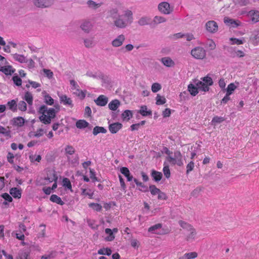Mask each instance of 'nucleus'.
<instances>
[{"mask_svg":"<svg viewBox=\"0 0 259 259\" xmlns=\"http://www.w3.org/2000/svg\"><path fill=\"white\" fill-rule=\"evenodd\" d=\"M138 112L143 116H151L152 114V111L147 110V107L145 105L142 106Z\"/></svg>","mask_w":259,"mask_h":259,"instance_id":"nucleus-20","label":"nucleus"},{"mask_svg":"<svg viewBox=\"0 0 259 259\" xmlns=\"http://www.w3.org/2000/svg\"><path fill=\"white\" fill-rule=\"evenodd\" d=\"M162 224L160 223L156 224L152 226H151L148 229V232L153 234H161L159 232H157L158 229L161 228Z\"/></svg>","mask_w":259,"mask_h":259,"instance_id":"nucleus-26","label":"nucleus"},{"mask_svg":"<svg viewBox=\"0 0 259 259\" xmlns=\"http://www.w3.org/2000/svg\"><path fill=\"white\" fill-rule=\"evenodd\" d=\"M247 16L254 23L259 21V11L257 10H251L249 11L247 13Z\"/></svg>","mask_w":259,"mask_h":259,"instance_id":"nucleus-9","label":"nucleus"},{"mask_svg":"<svg viewBox=\"0 0 259 259\" xmlns=\"http://www.w3.org/2000/svg\"><path fill=\"white\" fill-rule=\"evenodd\" d=\"M105 233L108 234L109 236H107L105 239L106 241H111L115 238V236L113 233V231L109 228H106L105 230Z\"/></svg>","mask_w":259,"mask_h":259,"instance_id":"nucleus-37","label":"nucleus"},{"mask_svg":"<svg viewBox=\"0 0 259 259\" xmlns=\"http://www.w3.org/2000/svg\"><path fill=\"white\" fill-rule=\"evenodd\" d=\"M161 89V86L159 83H154L151 87L152 91L156 93Z\"/></svg>","mask_w":259,"mask_h":259,"instance_id":"nucleus-56","label":"nucleus"},{"mask_svg":"<svg viewBox=\"0 0 259 259\" xmlns=\"http://www.w3.org/2000/svg\"><path fill=\"white\" fill-rule=\"evenodd\" d=\"M121 117L123 120H129L133 117V113L130 110H125L122 114Z\"/></svg>","mask_w":259,"mask_h":259,"instance_id":"nucleus-38","label":"nucleus"},{"mask_svg":"<svg viewBox=\"0 0 259 259\" xmlns=\"http://www.w3.org/2000/svg\"><path fill=\"white\" fill-rule=\"evenodd\" d=\"M224 120L225 118L224 117L215 116L212 118L211 122L212 124L220 123Z\"/></svg>","mask_w":259,"mask_h":259,"instance_id":"nucleus-54","label":"nucleus"},{"mask_svg":"<svg viewBox=\"0 0 259 259\" xmlns=\"http://www.w3.org/2000/svg\"><path fill=\"white\" fill-rule=\"evenodd\" d=\"M198 87L196 86H194L193 84H190L188 86V90L191 95L195 96H196L198 93Z\"/></svg>","mask_w":259,"mask_h":259,"instance_id":"nucleus-35","label":"nucleus"},{"mask_svg":"<svg viewBox=\"0 0 259 259\" xmlns=\"http://www.w3.org/2000/svg\"><path fill=\"white\" fill-rule=\"evenodd\" d=\"M236 89V86L233 83H230L227 89H225L224 91L227 92L226 94L231 95L233 91Z\"/></svg>","mask_w":259,"mask_h":259,"instance_id":"nucleus-48","label":"nucleus"},{"mask_svg":"<svg viewBox=\"0 0 259 259\" xmlns=\"http://www.w3.org/2000/svg\"><path fill=\"white\" fill-rule=\"evenodd\" d=\"M202 80L203 82L205 83L206 84H208V85H211L213 84V81L212 78L210 77L209 76H205L203 77Z\"/></svg>","mask_w":259,"mask_h":259,"instance_id":"nucleus-60","label":"nucleus"},{"mask_svg":"<svg viewBox=\"0 0 259 259\" xmlns=\"http://www.w3.org/2000/svg\"><path fill=\"white\" fill-rule=\"evenodd\" d=\"M1 134L8 138H11V137L10 130L6 129L2 125H0V135Z\"/></svg>","mask_w":259,"mask_h":259,"instance_id":"nucleus-42","label":"nucleus"},{"mask_svg":"<svg viewBox=\"0 0 259 259\" xmlns=\"http://www.w3.org/2000/svg\"><path fill=\"white\" fill-rule=\"evenodd\" d=\"M196 85L199 89H200L204 92L208 91V90L209 89V85H208V84H206L205 83H204L201 81L198 80L196 83Z\"/></svg>","mask_w":259,"mask_h":259,"instance_id":"nucleus-28","label":"nucleus"},{"mask_svg":"<svg viewBox=\"0 0 259 259\" xmlns=\"http://www.w3.org/2000/svg\"><path fill=\"white\" fill-rule=\"evenodd\" d=\"M133 14L132 11L130 10H127L125 11L124 16L125 17H126L127 19H126L131 24L133 22Z\"/></svg>","mask_w":259,"mask_h":259,"instance_id":"nucleus-45","label":"nucleus"},{"mask_svg":"<svg viewBox=\"0 0 259 259\" xmlns=\"http://www.w3.org/2000/svg\"><path fill=\"white\" fill-rule=\"evenodd\" d=\"M89 206L97 211H101L102 208V206L101 204L96 203H90L89 204Z\"/></svg>","mask_w":259,"mask_h":259,"instance_id":"nucleus-49","label":"nucleus"},{"mask_svg":"<svg viewBox=\"0 0 259 259\" xmlns=\"http://www.w3.org/2000/svg\"><path fill=\"white\" fill-rule=\"evenodd\" d=\"M50 200L51 201L60 205H63L65 204L61 198L56 194H52L50 197Z\"/></svg>","mask_w":259,"mask_h":259,"instance_id":"nucleus-23","label":"nucleus"},{"mask_svg":"<svg viewBox=\"0 0 259 259\" xmlns=\"http://www.w3.org/2000/svg\"><path fill=\"white\" fill-rule=\"evenodd\" d=\"M196 235V232L195 229H193L191 230V231L188 232V233L186 234V240L189 242L193 241L195 239Z\"/></svg>","mask_w":259,"mask_h":259,"instance_id":"nucleus-25","label":"nucleus"},{"mask_svg":"<svg viewBox=\"0 0 259 259\" xmlns=\"http://www.w3.org/2000/svg\"><path fill=\"white\" fill-rule=\"evenodd\" d=\"M80 28L84 32L89 33L92 28V25L91 22L85 21L81 24Z\"/></svg>","mask_w":259,"mask_h":259,"instance_id":"nucleus-19","label":"nucleus"},{"mask_svg":"<svg viewBox=\"0 0 259 259\" xmlns=\"http://www.w3.org/2000/svg\"><path fill=\"white\" fill-rule=\"evenodd\" d=\"M9 108L13 112H15L17 110V105L16 102L14 100L9 101L7 103Z\"/></svg>","mask_w":259,"mask_h":259,"instance_id":"nucleus-43","label":"nucleus"},{"mask_svg":"<svg viewBox=\"0 0 259 259\" xmlns=\"http://www.w3.org/2000/svg\"><path fill=\"white\" fill-rule=\"evenodd\" d=\"M60 101L61 103H62L64 105L69 106L70 108L73 107L72 101L71 98H68L65 95H62L59 96Z\"/></svg>","mask_w":259,"mask_h":259,"instance_id":"nucleus-12","label":"nucleus"},{"mask_svg":"<svg viewBox=\"0 0 259 259\" xmlns=\"http://www.w3.org/2000/svg\"><path fill=\"white\" fill-rule=\"evenodd\" d=\"M109 16L110 18L113 19L114 20L116 19L119 16L118 10L117 8H112L109 11Z\"/></svg>","mask_w":259,"mask_h":259,"instance_id":"nucleus-31","label":"nucleus"},{"mask_svg":"<svg viewBox=\"0 0 259 259\" xmlns=\"http://www.w3.org/2000/svg\"><path fill=\"white\" fill-rule=\"evenodd\" d=\"M224 22L229 26H233V27H237L239 25L236 21L228 17H225L224 18Z\"/></svg>","mask_w":259,"mask_h":259,"instance_id":"nucleus-32","label":"nucleus"},{"mask_svg":"<svg viewBox=\"0 0 259 259\" xmlns=\"http://www.w3.org/2000/svg\"><path fill=\"white\" fill-rule=\"evenodd\" d=\"M23 99L25 100L28 105H32L33 103V96L31 93L29 92H26L25 93Z\"/></svg>","mask_w":259,"mask_h":259,"instance_id":"nucleus-36","label":"nucleus"},{"mask_svg":"<svg viewBox=\"0 0 259 259\" xmlns=\"http://www.w3.org/2000/svg\"><path fill=\"white\" fill-rule=\"evenodd\" d=\"M15 69L13 68L11 65H7L0 67V71L6 75H11L15 72Z\"/></svg>","mask_w":259,"mask_h":259,"instance_id":"nucleus-13","label":"nucleus"},{"mask_svg":"<svg viewBox=\"0 0 259 259\" xmlns=\"http://www.w3.org/2000/svg\"><path fill=\"white\" fill-rule=\"evenodd\" d=\"M120 104V103L119 101L117 99H115L109 103L108 104V107L110 110L115 111L118 108Z\"/></svg>","mask_w":259,"mask_h":259,"instance_id":"nucleus-24","label":"nucleus"},{"mask_svg":"<svg viewBox=\"0 0 259 259\" xmlns=\"http://www.w3.org/2000/svg\"><path fill=\"white\" fill-rule=\"evenodd\" d=\"M83 41L85 47L88 48L92 47L93 44L92 39L86 38L84 39Z\"/></svg>","mask_w":259,"mask_h":259,"instance_id":"nucleus-63","label":"nucleus"},{"mask_svg":"<svg viewBox=\"0 0 259 259\" xmlns=\"http://www.w3.org/2000/svg\"><path fill=\"white\" fill-rule=\"evenodd\" d=\"M98 253L101 255H106L109 256L112 253V250L110 248H102L98 250Z\"/></svg>","mask_w":259,"mask_h":259,"instance_id":"nucleus-39","label":"nucleus"},{"mask_svg":"<svg viewBox=\"0 0 259 259\" xmlns=\"http://www.w3.org/2000/svg\"><path fill=\"white\" fill-rule=\"evenodd\" d=\"M75 152L74 148L71 145H67L65 148V155L68 156V155H72Z\"/></svg>","mask_w":259,"mask_h":259,"instance_id":"nucleus-46","label":"nucleus"},{"mask_svg":"<svg viewBox=\"0 0 259 259\" xmlns=\"http://www.w3.org/2000/svg\"><path fill=\"white\" fill-rule=\"evenodd\" d=\"M13 56L15 61H17L20 63H27V59L23 55L16 53L14 54Z\"/></svg>","mask_w":259,"mask_h":259,"instance_id":"nucleus-22","label":"nucleus"},{"mask_svg":"<svg viewBox=\"0 0 259 259\" xmlns=\"http://www.w3.org/2000/svg\"><path fill=\"white\" fill-rule=\"evenodd\" d=\"M63 186L72 191L71 182L68 178H65L63 179Z\"/></svg>","mask_w":259,"mask_h":259,"instance_id":"nucleus-52","label":"nucleus"},{"mask_svg":"<svg viewBox=\"0 0 259 259\" xmlns=\"http://www.w3.org/2000/svg\"><path fill=\"white\" fill-rule=\"evenodd\" d=\"M54 107L48 108L45 105H41L39 109L38 113L41 115L39 116V119L45 124H48L51 122L52 119L56 117V113L60 110V105L58 104L54 105Z\"/></svg>","mask_w":259,"mask_h":259,"instance_id":"nucleus-1","label":"nucleus"},{"mask_svg":"<svg viewBox=\"0 0 259 259\" xmlns=\"http://www.w3.org/2000/svg\"><path fill=\"white\" fill-rule=\"evenodd\" d=\"M230 40L232 42V45H242L243 44V41L241 39L232 37L230 38Z\"/></svg>","mask_w":259,"mask_h":259,"instance_id":"nucleus-59","label":"nucleus"},{"mask_svg":"<svg viewBox=\"0 0 259 259\" xmlns=\"http://www.w3.org/2000/svg\"><path fill=\"white\" fill-rule=\"evenodd\" d=\"M166 21V19L162 16H156L154 17L152 23L154 24L157 25L158 24L163 23Z\"/></svg>","mask_w":259,"mask_h":259,"instance_id":"nucleus-47","label":"nucleus"},{"mask_svg":"<svg viewBox=\"0 0 259 259\" xmlns=\"http://www.w3.org/2000/svg\"><path fill=\"white\" fill-rule=\"evenodd\" d=\"M17 259H30L29 252L25 250H21L19 252Z\"/></svg>","mask_w":259,"mask_h":259,"instance_id":"nucleus-29","label":"nucleus"},{"mask_svg":"<svg viewBox=\"0 0 259 259\" xmlns=\"http://www.w3.org/2000/svg\"><path fill=\"white\" fill-rule=\"evenodd\" d=\"M191 54L196 59L202 60L205 58L206 51L201 47H196L191 50Z\"/></svg>","mask_w":259,"mask_h":259,"instance_id":"nucleus-2","label":"nucleus"},{"mask_svg":"<svg viewBox=\"0 0 259 259\" xmlns=\"http://www.w3.org/2000/svg\"><path fill=\"white\" fill-rule=\"evenodd\" d=\"M205 27L207 31L210 33H214L218 31V26L214 21H209L205 24Z\"/></svg>","mask_w":259,"mask_h":259,"instance_id":"nucleus-7","label":"nucleus"},{"mask_svg":"<svg viewBox=\"0 0 259 259\" xmlns=\"http://www.w3.org/2000/svg\"><path fill=\"white\" fill-rule=\"evenodd\" d=\"M179 224L183 229L187 232H189L191 230L194 229L190 224L182 220L179 221Z\"/></svg>","mask_w":259,"mask_h":259,"instance_id":"nucleus-30","label":"nucleus"},{"mask_svg":"<svg viewBox=\"0 0 259 259\" xmlns=\"http://www.w3.org/2000/svg\"><path fill=\"white\" fill-rule=\"evenodd\" d=\"M151 176L155 182H159L162 178V174L161 172L152 169L151 172Z\"/></svg>","mask_w":259,"mask_h":259,"instance_id":"nucleus-16","label":"nucleus"},{"mask_svg":"<svg viewBox=\"0 0 259 259\" xmlns=\"http://www.w3.org/2000/svg\"><path fill=\"white\" fill-rule=\"evenodd\" d=\"M44 97V102L48 105H53L54 103V99L47 94L46 91H44L42 93Z\"/></svg>","mask_w":259,"mask_h":259,"instance_id":"nucleus-18","label":"nucleus"},{"mask_svg":"<svg viewBox=\"0 0 259 259\" xmlns=\"http://www.w3.org/2000/svg\"><path fill=\"white\" fill-rule=\"evenodd\" d=\"M10 193L15 198H20L21 197V190L16 187L11 188Z\"/></svg>","mask_w":259,"mask_h":259,"instance_id":"nucleus-21","label":"nucleus"},{"mask_svg":"<svg viewBox=\"0 0 259 259\" xmlns=\"http://www.w3.org/2000/svg\"><path fill=\"white\" fill-rule=\"evenodd\" d=\"M108 127L111 133L116 134L122 127V124L118 122H114L109 124Z\"/></svg>","mask_w":259,"mask_h":259,"instance_id":"nucleus-10","label":"nucleus"},{"mask_svg":"<svg viewBox=\"0 0 259 259\" xmlns=\"http://www.w3.org/2000/svg\"><path fill=\"white\" fill-rule=\"evenodd\" d=\"M12 80L15 84L17 86H20L22 84V79L17 75L15 74L12 77Z\"/></svg>","mask_w":259,"mask_h":259,"instance_id":"nucleus-53","label":"nucleus"},{"mask_svg":"<svg viewBox=\"0 0 259 259\" xmlns=\"http://www.w3.org/2000/svg\"><path fill=\"white\" fill-rule=\"evenodd\" d=\"M166 102V99L164 97H161L160 95L157 94L156 96V105H163Z\"/></svg>","mask_w":259,"mask_h":259,"instance_id":"nucleus-51","label":"nucleus"},{"mask_svg":"<svg viewBox=\"0 0 259 259\" xmlns=\"http://www.w3.org/2000/svg\"><path fill=\"white\" fill-rule=\"evenodd\" d=\"M163 165L164 166L163 168V172L164 175L167 179H168L170 177V171L169 170V166L166 162H164Z\"/></svg>","mask_w":259,"mask_h":259,"instance_id":"nucleus-41","label":"nucleus"},{"mask_svg":"<svg viewBox=\"0 0 259 259\" xmlns=\"http://www.w3.org/2000/svg\"><path fill=\"white\" fill-rule=\"evenodd\" d=\"M108 98L104 95H100L96 100L95 102L98 106H104L108 103Z\"/></svg>","mask_w":259,"mask_h":259,"instance_id":"nucleus-14","label":"nucleus"},{"mask_svg":"<svg viewBox=\"0 0 259 259\" xmlns=\"http://www.w3.org/2000/svg\"><path fill=\"white\" fill-rule=\"evenodd\" d=\"M33 5L40 8H48L54 4V0H32Z\"/></svg>","mask_w":259,"mask_h":259,"instance_id":"nucleus-5","label":"nucleus"},{"mask_svg":"<svg viewBox=\"0 0 259 259\" xmlns=\"http://www.w3.org/2000/svg\"><path fill=\"white\" fill-rule=\"evenodd\" d=\"M166 160L173 165L177 164L180 166L183 165L182 155L178 151L174 152V157L169 156L166 157Z\"/></svg>","mask_w":259,"mask_h":259,"instance_id":"nucleus-3","label":"nucleus"},{"mask_svg":"<svg viewBox=\"0 0 259 259\" xmlns=\"http://www.w3.org/2000/svg\"><path fill=\"white\" fill-rule=\"evenodd\" d=\"M151 19L147 16L142 17L138 21V24L140 26H145L150 24Z\"/></svg>","mask_w":259,"mask_h":259,"instance_id":"nucleus-27","label":"nucleus"},{"mask_svg":"<svg viewBox=\"0 0 259 259\" xmlns=\"http://www.w3.org/2000/svg\"><path fill=\"white\" fill-rule=\"evenodd\" d=\"M89 123L85 120H78L76 122V126L78 128H84L89 125Z\"/></svg>","mask_w":259,"mask_h":259,"instance_id":"nucleus-40","label":"nucleus"},{"mask_svg":"<svg viewBox=\"0 0 259 259\" xmlns=\"http://www.w3.org/2000/svg\"><path fill=\"white\" fill-rule=\"evenodd\" d=\"M120 171L126 178L127 181L130 182L133 180V177L131 175L130 171L127 167H121L120 169Z\"/></svg>","mask_w":259,"mask_h":259,"instance_id":"nucleus-17","label":"nucleus"},{"mask_svg":"<svg viewBox=\"0 0 259 259\" xmlns=\"http://www.w3.org/2000/svg\"><path fill=\"white\" fill-rule=\"evenodd\" d=\"M107 133V130L104 127L96 126L93 131V134L94 136L97 135L98 134L102 133L105 134Z\"/></svg>","mask_w":259,"mask_h":259,"instance_id":"nucleus-33","label":"nucleus"},{"mask_svg":"<svg viewBox=\"0 0 259 259\" xmlns=\"http://www.w3.org/2000/svg\"><path fill=\"white\" fill-rule=\"evenodd\" d=\"M81 195L89 196L90 199H92L93 198L94 193L92 192L91 190H89V191H87L85 189H81Z\"/></svg>","mask_w":259,"mask_h":259,"instance_id":"nucleus-58","label":"nucleus"},{"mask_svg":"<svg viewBox=\"0 0 259 259\" xmlns=\"http://www.w3.org/2000/svg\"><path fill=\"white\" fill-rule=\"evenodd\" d=\"M125 39V36L123 34H120L112 41L111 45L114 47H119L122 45Z\"/></svg>","mask_w":259,"mask_h":259,"instance_id":"nucleus-8","label":"nucleus"},{"mask_svg":"<svg viewBox=\"0 0 259 259\" xmlns=\"http://www.w3.org/2000/svg\"><path fill=\"white\" fill-rule=\"evenodd\" d=\"M160 61L164 66L168 67H173L175 65L174 61L168 57H163Z\"/></svg>","mask_w":259,"mask_h":259,"instance_id":"nucleus-15","label":"nucleus"},{"mask_svg":"<svg viewBox=\"0 0 259 259\" xmlns=\"http://www.w3.org/2000/svg\"><path fill=\"white\" fill-rule=\"evenodd\" d=\"M122 16H119L113 21V24L118 28L123 29L126 28L131 23L126 19L122 18Z\"/></svg>","mask_w":259,"mask_h":259,"instance_id":"nucleus-4","label":"nucleus"},{"mask_svg":"<svg viewBox=\"0 0 259 259\" xmlns=\"http://www.w3.org/2000/svg\"><path fill=\"white\" fill-rule=\"evenodd\" d=\"M87 3L89 8L94 10L99 8L101 5V4L96 3L95 2L92 0H89Z\"/></svg>","mask_w":259,"mask_h":259,"instance_id":"nucleus-44","label":"nucleus"},{"mask_svg":"<svg viewBox=\"0 0 259 259\" xmlns=\"http://www.w3.org/2000/svg\"><path fill=\"white\" fill-rule=\"evenodd\" d=\"M250 0H236V4L240 7L246 6L249 4Z\"/></svg>","mask_w":259,"mask_h":259,"instance_id":"nucleus-55","label":"nucleus"},{"mask_svg":"<svg viewBox=\"0 0 259 259\" xmlns=\"http://www.w3.org/2000/svg\"><path fill=\"white\" fill-rule=\"evenodd\" d=\"M24 119L20 116L14 117L11 121V123L12 125L18 127L22 126L24 124Z\"/></svg>","mask_w":259,"mask_h":259,"instance_id":"nucleus-11","label":"nucleus"},{"mask_svg":"<svg viewBox=\"0 0 259 259\" xmlns=\"http://www.w3.org/2000/svg\"><path fill=\"white\" fill-rule=\"evenodd\" d=\"M159 11L164 14H169L172 11V9L170 7V5L167 2H162L158 5Z\"/></svg>","mask_w":259,"mask_h":259,"instance_id":"nucleus-6","label":"nucleus"},{"mask_svg":"<svg viewBox=\"0 0 259 259\" xmlns=\"http://www.w3.org/2000/svg\"><path fill=\"white\" fill-rule=\"evenodd\" d=\"M86 75L90 77L94 78H101L102 79L104 77V75L102 73H100L98 74L97 72H93L91 71H88L86 73Z\"/></svg>","mask_w":259,"mask_h":259,"instance_id":"nucleus-34","label":"nucleus"},{"mask_svg":"<svg viewBox=\"0 0 259 259\" xmlns=\"http://www.w3.org/2000/svg\"><path fill=\"white\" fill-rule=\"evenodd\" d=\"M149 189L152 195L158 194L160 192V190L154 185H150Z\"/></svg>","mask_w":259,"mask_h":259,"instance_id":"nucleus-50","label":"nucleus"},{"mask_svg":"<svg viewBox=\"0 0 259 259\" xmlns=\"http://www.w3.org/2000/svg\"><path fill=\"white\" fill-rule=\"evenodd\" d=\"M90 178L91 179H92L93 182L99 181V180H98L96 176V174H95V171H94V170L93 169H91V168H90Z\"/></svg>","mask_w":259,"mask_h":259,"instance_id":"nucleus-64","label":"nucleus"},{"mask_svg":"<svg viewBox=\"0 0 259 259\" xmlns=\"http://www.w3.org/2000/svg\"><path fill=\"white\" fill-rule=\"evenodd\" d=\"M2 197H3L5 200L9 202H11L13 201L12 197L7 193H5L2 194Z\"/></svg>","mask_w":259,"mask_h":259,"instance_id":"nucleus-62","label":"nucleus"},{"mask_svg":"<svg viewBox=\"0 0 259 259\" xmlns=\"http://www.w3.org/2000/svg\"><path fill=\"white\" fill-rule=\"evenodd\" d=\"M18 106V109L22 111H25L27 109L26 103L24 101H20Z\"/></svg>","mask_w":259,"mask_h":259,"instance_id":"nucleus-57","label":"nucleus"},{"mask_svg":"<svg viewBox=\"0 0 259 259\" xmlns=\"http://www.w3.org/2000/svg\"><path fill=\"white\" fill-rule=\"evenodd\" d=\"M194 167V163L193 161H191L186 166L187 170L186 174H188L190 171H191Z\"/></svg>","mask_w":259,"mask_h":259,"instance_id":"nucleus-61","label":"nucleus"}]
</instances>
